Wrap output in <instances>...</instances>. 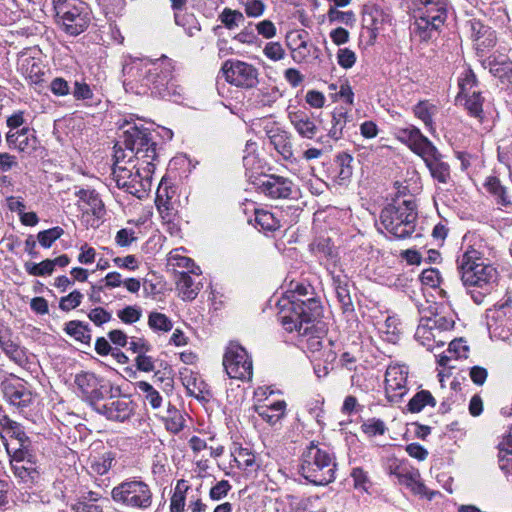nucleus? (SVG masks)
<instances>
[{
	"mask_svg": "<svg viewBox=\"0 0 512 512\" xmlns=\"http://www.w3.org/2000/svg\"><path fill=\"white\" fill-rule=\"evenodd\" d=\"M173 61L167 56L158 59L130 57L123 65L124 86L136 94L149 91L161 94L172 79Z\"/></svg>",
	"mask_w": 512,
	"mask_h": 512,
	"instance_id": "obj_1",
	"label": "nucleus"
},
{
	"mask_svg": "<svg viewBox=\"0 0 512 512\" xmlns=\"http://www.w3.org/2000/svg\"><path fill=\"white\" fill-rule=\"evenodd\" d=\"M308 295L309 287L299 284L279 301L278 320L286 331L297 332L299 336L310 335L322 306L319 300Z\"/></svg>",
	"mask_w": 512,
	"mask_h": 512,
	"instance_id": "obj_2",
	"label": "nucleus"
},
{
	"mask_svg": "<svg viewBox=\"0 0 512 512\" xmlns=\"http://www.w3.org/2000/svg\"><path fill=\"white\" fill-rule=\"evenodd\" d=\"M457 269L463 285L473 302L478 305L482 304L485 297L497 286V269L485 264L481 252L471 246L458 256Z\"/></svg>",
	"mask_w": 512,
	"mask_h": 512,
	"instance_id": "obj_3",
	"label": "nucleus"
},
{
	"mask_svg": "<svg viewBox=\"0 0 512 512\" xmlns=\"http://www.w3.org/2000/svg\"><path fill=\"white\" fill-rule=\"evenodd\" d=\"M128 155L119 147L114 152L113 179L119 188L137 198H142L151 189L155 165L142 162H128Z\"/></svg>",
	"mask_w": 512,
	"mask_h": 512,
	"instance_id": "obj_4",
	"label": "nucleus"
},
{
	"mask_svg": "<svg viewBox=\"0 0 512 512\" xmlns=\"http://www.w3.org/2000/svg\"><path fill=\"white\" fill-rule=\"evenodd\" d=\"M334 455L313 442L303 451L299 471L314 485H327L334 481L336 471Z\"/></svg>",
	"mask_w": 512,
	"mask_h": 512,
	"instance_id": "obj_5",
	"label": "nucleus"
},
{
	"mask_svg": "<svg viewBox=\"0 0 512 512\" xmlns=\"http://www.w3.org/2000/svg\"><path fill=\"white\" fill-rule=\"evenodd\" d=\"M111 499L124 509L146 511L152 507L153 492L140 477H133L114 486L111 490Z\"/></svg>",
	"mask_w": 512,
	"mask_h": 512,
	"instance_id": "obj_6",
	"label": "nucleus"
},
{
	"mask_svg": "<svg viewBox=\"0 0 512 512\" xmlns=\"http://www.w3.org/2000/svg\"><path fill=\"white\" fill-rule=\"evenodd\" d=\"M416 219L415 205L406 200L398 205H388L380 214L382 227L397 239H405L415 231Z\"/></svg>",
	"mask_w": 512,
	"mask_h": 512,
	"instance_id": "obj_7",
	"label": "nucleus"
},
{
	"mask_svg": "<svg viewBox=\"0 0 512 512\" xmlns=\"http://www.w3.org/2000/svg\"><path fill=\"white\" fill-rule=\"evenodd\" d=\"M57 23L68 35L84 32L91 21V10L81 0H53Z\"/></svg>",
	"mask_w": 512,
	"mask_h": 512,
	"instance_id": "obj_8",
	"label": "nucleus"
},
{
	"mask_svg": "<svg viewBox=\"0 0 512 512\" xmlns=\"http://www.w3.org/2000/svg\"><path fill=\"white\" fill-rule=\"evenodd\" d=\"M123 145L115 146L121 148L128 156V162H142L154 164L156 159V143L152 140L151 133L147 128L137 125L129 126L123 134Z\"/></svg>",
	"mask_w": 512,
	"mask_h": 512,
	"instance_id": "obj_9",
	"label": "nucleus"
},
{
	"mask_svg": "<svg viewBox=\"0 0 512 512\" xmlns=\"http://www.w3.org/2000/svg\"><path fill=\"white\" fill-rule=\"evenodd\" d=\"M458 86L456 103L463 106L470 116L482 120L484 97L479 90L476 75L471 69H467L461 74Z\"/></svg>",
	"mask_w": 512,
	"mask_h": 512,
	"instance_id": "obj_10",
	"label": "nucleus"
},
{
	"mask_svg": "<svg viewBox=\"0 0 512 512\" xmlns=\"http://www.w3.org/2000/svg\"><path fill=\"white\" fill-rule=\"evenodd\" d=\"M223 367L231 379L250 380L253 375V363L244 347L230 342L223 356Z\"/></svg>",
	"mask_w": 512,
	"mask_h": 512,
	"instance_id": "obj_11",
	"label": "nucleus"
},
{
	"mask_svg": "<svg viewBox=\"0 0 512 512\" xmlns=\"http://www.w3.org/2000/svg\"><path fill=\"white\" fill-rule=\"evenodd\" d=\"M74 383L82 394L83 398L94 409L96 405L104 400L108 395H112L113 391L120 393L119 387H114L109 381L98 378L90 372H82L75 376Z\"/></svg>",
	"mask_w": 512,
	"mask_h": 512,
	"instance_id": "obj_12",
	"label": "nucleus"
},
{
	"mask_svg": "<svg viewBox=\"0 0 512 512\" xmlns=\"http://www.w3.org/2000/svg\"><path fill=\"white\" fill-rule=\"evenodd\" d=\"M222 71L226 81L236 87L247 89L256 86L258 83V70L250 63L240 60H227L222 66Z\"/></svg>",
	"mask_w": 512,
	"mask_h": 512,
	"instance_id": "obj_13",
	"label": "nucleus"
},
{
	"mask_svg": "<svg viewBox=\"0 0 512 512\" xmlns=\"http://www.w3.org/2000/svg\"><path fill=\"white\" fill-rule=\"evenodd\" d=\"M116 391L108 395L106 402L100 401L94 410L106 417V419L116 422H125L130 419L135 412V404L128 396H117Z\"/></svg>",
	"mask_w": 512,
	"mask_h": 512,
	"instance_id": "obj_14",
	"label": "nucleus"
},
{
	"mask_svg": "<svg viewBox=\"0 0 512 512\" xmlns=\"http://www.w3.org/2000/svg\"><path fill=\"white\" fill-rule=\"evenodd\" d=\"M257 185L259 192L271 199H293L299 194L292 180L278 175H265Z\"/></svg>",
	"mask_w": 512,
	"mask_h": 512,
	"instance_id": "obj_15",
	"label": "nucleus"
},
{
	"mask_svg": "<svg viewBox=\"0 0 512 512\" xmlns=\"http://www.w3.org/2000/svg\"><path fill=\"white\" fill-rule=\"evenodd\" d=\"M512 298L506 296L500 302L495 304L493 309H490L487 315L488 328L494 335L505 339L509 336L512 329Z\"/></svg>",
	"mask_w": 512,
	"mask_h": 512,
	"instance_id": "obj_16",
	"label": "nucleus"
},
{
	"mask_svg": "<svg viewBox=\"0 0 512 512\" xmlns=\"http://www.w3.org/2000/svg\"><path fill=\"white\" fill-rule=\"evenodd\" d=\"M408 368L404 365L391 364L385 373V393L392 403L399 402L407 393Z\"/></svg>",
	"mask_w": 512,
	"mask_h": 512,
	"instance_id": "obj_17",
	"label": "nucleus"
},
{
	"mask_svg": "<svg viewBox=\"0 0 512 512\" xmlns=\"http://www.w3.org/2000/svg\"><path fill=\"white\" fill-rule=\"evenodd\" d=\"M163 192H166V188L162 189L159 187L155 200L157 211L165 230L171 236L177 237L181 232V218L174 203L171 202L170 197L167 193L164 195Z\"/></svg>",
	"mask_w": 512,
	"mask_h": 512,
	"instance_id": "obj_18",
	"label": "nucleus"
},
{
	"mask_svg": "<svg viewBox=\"0 0 512 512\" xmlns=\"http://www.w3.org/2000/svg\"><path fill=\"white\" fill-rule=\"evenodd\" d=\"M5 399L16 408L23 411L34 401V394L27 383L15 378L3 382Z\"/></svg>",
	"mask_w": 512,
	"mask_h": 512,
	"instance_id": "obj_19",
	"label": "nucleus"
},
{
	"mask_svg": "<svg viewBox=\"0 0 512 512\" xmlns=\"http://www.w3.org/2000/svg\"><path fill=\"white\" fill-rule=\"evenodd\" d=\"M0 348L18 366L25 367L28 364L26 349L14 340L11 329L3 325L0 327Z\"/></svg>",
	"mask_w": 512,
	"mask_h": 512,
	"instance_id": "obj_20",
	"label": "nucleus"
},
{
	"mask_svg": "<svg viewBox=\"0 0 512 512\" xmlns=\"http://www.w3.org/2000/svg\"><path fill=\"white\" fill-rule=\"evenodd\" d=\"M397 138L401 142L407 144L409 148L420 157L427 154V152L431 151L432 147L435 146L422 134L419 128L413 125L399 129L397 132Z\"/></svg>",
	"mask_w": 512,
	"mask_h": 512,
	"instance_id": "obj_21",
	"label": "nucleus"
},
{
	"mask_svg": "<svg viewBox=\"0 0 512 512\" xmlns=\"http://www.w3.org/2000/svg\"><path fill=\"white\" fill-rule=\"evenodd\" d=\"M288 118L299 136L310 140L316 137L319 128L312 113L304 109H294L288 112Z\"/></svg>",
	"mask_w": 512,
	"mask_h": 512,
	"instance_id": "obj_22",
	"label": "nucleus"
},
{
	"mask_svg": "<svg viewBox=\"0 0 512 512\" xmlns=\"http://www.w3.org/2000/svg\"><path fill=\"white\" fill-rule=\"evenodd\" d=\"M421 158L425 162L434 180L441 184H447L449 182L451 178L450 166L442 160V155L436 146H433L432 150L422 155Z\"/></svg>",
	"mask_w": 512,
	"mask_h": 512,
	"instance_id": "obj_23",
	"label": "nucleus"
},
{
	"mask_svg": "<svg viewBox=\"0 0 512 512\" xmlns=\"http://www.w3.org/2000/svg\"><path fill=\"white\" fill-rule=\"evenodd\" d=\"M397 480L399 484L407 487L415 495L426 497L429 500H432L438 494L436 491H429L421 482L418 469L410 467L408 470H400L397 474Z\"/></svg>",
	"mask_w": 512,
	"mask_h": 512,
	"instance_id": "obj_24",
	"label": "nucleus"
},
{
	"mask_svg": "<svg viewBox=\"0 0 512 512\" xmlns=\"http://www.w3.org/2000/svg\"><path fill=\"white\" fill-rule=\"evenodd\" d=\"M416 13L425 15L436 22V25H443L447 18L448 0H416Z\"/></svg>",
	"mask_w": 512,
	"mask_h": 512,
	"instance_id": "obj_25",
	"label": "nucleus"
},
{
	"mask_svg": "<svg viewBox=\"0 0 512 512\" xmlns=\"http://www.w3.org/2000/svg\"><path fill=\"white\" fill-rule=\"evenodd\" d=\"M181 381L190 396L205 400L210 396L207 384L197 374L185 369L181 372Z\"/></svg>",
	"mask_w": 512,
	"mask_h": 512,
	"instance_id": "obj_26",
	"label": "nucleus"
},
{
	"mask_svg": "<svg viewBox=\"0 0 512 512\" xmlns=\"http://www.w3.org/2000/svg\"><path fill=\"white\" fill-rule=\"evenodd\" d=\"M471 38L479 49L493 47L496 44L495 31L478 20L470 22Z\"/></svg>",
	"mask_w": 512,
	"mask_h": 512,
	"instance_id": "obj_27",
	"label": "nucleus"
},
{
	"mask_svg": "<svg viewBox=\"0 0 512 512\" xmlns=\"http://www.w3.org/2000/svg\"><path fill=\"white\" fill-rule=\"evenodd\" d=\"M438 333L434 330L431 322L421 321L415 332V339L428 351H433L435 347L442 346L444 342L437 340Z\"/></svg>",
	"mask_w": 512,
	"mask_h": 512,
	"instance_id": "obj_28",
	"label": "nucleus"
},
{
	"mask_svg": "<svg viewBox=\"0 0 512 512\" xmlns=\"http://www.w3.org/2000/svg\"><path fill=\"white\" fill-rule=\"evenodd\" d=\"M413 113L416 118L421 120L427 130L433 134L436 131L434 117L438 113V107L428 100L419 101L413 107Z\"/></svg>",
	"mask_w": 512,
	"mask_h": 512,
	"instance_id": "obj_29",
	"label": "nucleus"
},
{
	"mask_svg": "<svg viewBox=\"0 0 512 512\" xmlns=\"http://www.w3.org/2000/svg\"><path fill=\"white\" fill-rule=\"evenodd\" d=\"M192 273L179 272L176 280L177 289L184 300H193L198 295L201 285L191 276Z\"/></svg>",
	"mask_w": 512,
	"mask_h": 512,
	"instance_id": "obj_30",
	"label": "nucleus"
},
{
	"mask_svg": "<svg viewBox=\"0 0 512 512\" xmlns=\"http://www.w3.org/2000/svg\"><path fill=\"white\" fill-rule=\"evenodd\" d=\"M20 70L30 84L39 85L42 83L45 71L39 60L31 57L23 59Z\"/></svg>",
	"mask_w": 512,
	"mask_h": 512,
	"instance_id": "obj_31",
	"label": "nucleus"
},
{
	"mask_svg": "<svg viewBox=\"0 0 512 512\" xmlns=\"http://www.w3.org/2000/svg\"><path fill=\"white\" fill-rule=\"evenodd\" d=\"M0 435L2 439H5L6 436H8L16 439L18 443H30L21 424L13 421L8 416H2L0 418Z\"/></svg>",
	"mask_w": 512,
	"mask_h": 512,
	"instance_id": "obj_32",
	"label": "nucleus"
},
{
	"mask_svg": "<svg viewBox=\"0 0 512 512\" xmlns=\"http://www.w3.org/2000/svg\"><path fill=\"white\" fill-rule=\"evenodd\" d=\"M484 187L496 200L497 204L502 207H509L512 201L508 195L507 187L502 185L501 181L495 176L486 178Z\"/></svg>",
	"mask_w": 512,
	"mask_h": 512,
	"instance_id": "obj_33",
	"label": "nucleus"
},
{
	"mask_svg": "<svg viewBox=\"0 0 512 512\" xmlns=\"http://www.w3.org/2000/svg\"><path fill=\"white\" fill-rule=\"evenodd\" d=\"M442 25H436V22L425 15H415V21L411 27L412 33L420 40H428L433 32L437 31Z\"/></svg>",
	"mask_w": 512,
	"mask_h": 512,
	"instance_id": "obj_34",
	"label": "nucleus"
},
{
	"mask_svg": "<svg viewBox=\"0 0 512 512\" xmlns=\"http://www.w3.org/2000/svg\"><path fill=\"white\" fill-rule=\"evenodd\" d=\"M336 296L344 311L353 310V302L349 290V280L346 275H333Z\"/></svg>",
	"mask_w": 512,
	"mask_h": 512,
	"instance_id": "obj_35",
	"label": "nucleus"
},
{
	"mask_svg": "<svg viewBox=\"0 0 512 512\" xmlns=\"http://www.w3.org/2000/svg\"><path fill=\"white\" fill-rule=\"evenodd\" d=\"M13 475L22 483L32 484L39 476L37 465L34 460L29 462H23L19 464H13L11 466Z\"/></svg>",
	"mask_w": 512,
	"mask_h": 512,
	"instance_id": "obj_36",
	"label": "nucleus"
},
{
	"mask_svg": "<svg viewBox=\"0 0 512 512\" xmlns=\"http://www.w3.org/2000/svg\"><path fill=\"white\" fill-rule=\"evenodd\" d=\"M286 403L285 401H276L271 405L259 406L256 411L258 415L270 425H274L280 421L285 415Z\"/></svg>",
	"mask_w": 512,
	"mask_h": 512,
	"instance_id": "obj_37",
	"label": "nucleus"
},
{
	"mask_svg": "<svg viewBox=\"0 0 512 512\" xmlns=\"http://www.w3.org/2000/svg\"><path fill=\"white\" fill-rule=\"evenodd\" d=\"M168 265L174 268L186 269L183 272L192 273L197 277L201 274L200 268L195 265L191 258L183 255L180 249L170 251L168 254Z\"/></svg>",
	"mask_w": 512,
	"mask_h": 512,
	"instance_id": "obj_38",
	"label": "nucleus"
},
{
	"mask_svg": "<svg viewBox=\"0 0 512 512\" xmlns=\"http://www.w3.org/2000/svg\"><path fill=\"white\" fill-rule=\"evenodd\" d=\"M80 201L88 206L87 212L90 211L94 216L101 217L104 213V204L95 190L81 189L76 194Z\"/></svg>",
	"mask_w": 512,
	"mask_h": 512,
	"instance_id": "obj_39",
	"label": "nucleus"
},
{
	"mask_svg": "<svg viewBox=\"0 0 512 512\" xmlns=\"http://www.w3.org/2000/svg\"><path fill=\"white\" fill-rule=\"evenodd\" d=\"M254 102L258 107H271L281 93L276 86H263L253 93Z\"/></svg>",
	"mask_w": 512,
	"mask_h": 512,
	"instance_id": "obj_40",
	"label": "nucleus"
},
{
	"mask_svg": "<svg viewBox=\"0 0 512 512\" xmlns=\"http://www.w3.org/2000/svg\"><path fill=\"white\" fill-rule=\"evenodd\" d=\"M190 486L188 481L180 479L177 481L170 500V512H184L186 494L189 491Z\"/></svg>",
	"mask_w": 512,
	"mask_h": 512,
	"instance_id": "obj_41",
	"label": "nucleus"
},
{
	"mask_svg": "<svg viewBox=\"0 0 512 512\" xmlns=\"http://www.w3.org/2000/svg\"><path fill=\"white\" fill-rule=\"evenodd\" d=\"M436 400L428 390L417 392L408 402V410L412 413H419L426 406L434 407Z\"/></svg>",
	"mask_w": 512,
	"mask_h": 512,
	"instance_id": "obj_42",
	"label": "nucleus"
},
{
	"mask_svg": "<svg viewBox=\"0 0 512 512\" xmlns=\"http://www.w3.org/2000/svg\"><path fill=\"white\" fill-rule=\"evenodd\" d=\"M29 444L30 443H19V447L11 448L9 443H4L6 452L9 456L10 466L33 460V455L28 449Z\"/></svg>",
	"mask_w": 512,
	"mask_h": 512,
	"instance_id": "obj_43",
	"label": "nucleus"
},
{
	"mask_svg": "<svg viewBox=\"0 0 512 512\" xmlns=\"http://www.w3.org/2000/svg\"><path fill=\"white\" fill-rule=\"evenodd\" d=\"M293 43L295 46H291L292 58L297 63L306 61L311 55V50H316V47L304 40L301 34L297 35V39H293Z\"/></svg>",
	"mask_w": 512,
	"mask_h": 512,
	"instance_id": "obj_44",
	"label": "nucleus"
},
{
	"mask_svg": "<svg viewBox=\"0 0 512 512\" xmlns=\"http://www.w3.org/2000/svg\"><path fill=\"white\" fill-rule=\"evenodd\" d=\"M353 157L348 153H340L336 156L335 163L338 167L337 178L340 183L348 181L353 173Z\"/></svg>",
	"mask_w": 512,
	"mask_h": 512,
	"instance_id": "obj_45",
	"label": "nucleus"
},
{
	"mask_svg": "<svg viewBox=\"0 0 512 512\" xmlns=\"http://www.w3.org/2000/svg\"><path fill=\"white\" fill-rule=\"evenodd\" d=\"M218 19L228 30L238 28L245 21V17L242 12L231 8H224Z\"/></svg>",
	"mask_w": 512,
	"mask_h": 512,
	"instance_id": "obj_46",
	"label": "nucleus"
},
{
	"mask_svg": "<svg viewBox=\"0 0 512 512\" xmlns=\"http://www.w3.org/2000/svg\"><path fill=\"white\" fill-rule=\"evenodd\" d=\"M65 332L82 343H89L91 339L90 329L88 325L80 321H69L65 325Z\"/></svg>",
	"mask_w": 512,
	"mask_h": 512,
	"instance_id": "obj_47",
	"label": "nucleus"
},
{
	"mask_svg": "<svg viewBox=\"0 0 512 512\" xmlns=\"http://www.w3.org/2000/svg\"><path fill=\"white\" fill-rule=\"evenodd\" d=\"M136 388L144 394L145 401L148 402L153 409L161 407L163 398L150 383L139 381L136 383Z\"/></svg>",
	"mask_w": 512,
	"mask_h": 512,
	"instance_id": "obj_48",
	"label": "nucleus"
},
{
	"mask_svg": "<svg viewBox=\"0 0 512 512\" xmlns=\"http://www.w3.org/2000/svg\"><path fill=\"white\" fill-rule=\"evenodd\" d=\"M255 223L264 231H275L280 228V222L274 214L263 209L255 210Z\"/></svg>",
	"mask_w": 512,
	"mask_h": 512,
	"instance_id": "obj_49",
	"label": "nucleus"
},
{
	"mask_svg": "<svg viewBox=\"0 0 512 512\" xmlns=\"http://www.w3.org/2000/svg\"><path fill=\"white\" fill-rule=\"evenodd\" d=\"M114 457L112 453H104L90 460V472L97 475L106 474L112 467Z\"/></svg>",
	"mask_w": 512,
	"mask_h": 512,
	"instance_id": "obj_50",
	"label": "nucleus"
},
{
	"mask_svg": "<svg viewBox=\"0 0 512 512\" xmlns=\"http://www.w3.org/2000/svg\"><path fill=\"white\" fill-rule=\"evenodd\" d=\"M327 18L330 23H342L349 27H353L356 23V16L353 11H340L336 7L329 8Z\"/></svg>",
	"mask_w": 512,
	"mask_h": 512,
	"instance_id": "obj_51",
	"label": "nucleus"
},
{
	"mask_svg": "<svg viewBox=\"0 0 512 512\" xmlns=\"http://www.w3.org/2000/svg\"><path fill=\"white\" fill-rule=\"evenodd\" d=\"M347 112L343 110H336L332 114V127L329 130V137L338 140L343 135V130L347 124Z\"/></svg>",
	"mask_w": 512,
	"mask_h": 512,
	"instance_id": "obj_52",
	"label": "nucleus"
},
{
	"mask_svg": "<svg viewBox=\"0 0 512 512\" xmlns=\"http://www.w3.org/2000/svg\"><path fill=\"white\" fill-rule=\"evenodd\" d=\"M37 144L38 141L34 135V131H31L28 127L22 128L16 149L20 152L31 153L36 150Z\"/></svg>",
	"mask_w": 512,
	"mask_h": 512,
	"instance_id": "obj_53",
	"label": "nucleus"
},
{
	"mask_svg": "<svg viewBox=\"0 0 512 512\" xmlns=\"http://www.w3.org/2000/svg\"><path fill=\"white\" fill-rule=\"evenodd\" d=\"M490 72L503 83H512V61H495L490 64Z\"/></svg>",
	"mask_w": 512,
	"mask_h": 512,
	"instance_id": "obj_54",
	"label": "nucleus"
},
{
	"mask_svg": "<svg viewBox=\"0 0 512 512\" xmlns=\"http://www.w3.org/2000/svg\"><path fill=\"white\" fill-rule=\"evenodd\" d=\"M148 325L155 331L168 332L173 328L172 321L163 313L151 312L148 316Z\"/></svg>",
	"mask_w": 512,
	"mask_h": 512,
	"instance_id": "obj_55",
	"label": "nucleus"
},
{
	"mask_svg": "<svg viewBox=\"0 0 512 512\" xmlns=\"http://www.w3.org/2000/svg\"><path fill=\"white\" fill-rule=\"evenodd\" d=\"M24 269L32 276L51 275L54 271L51 259H46L39 264L30 261L25 262Z\"/></svg>",
	"mask_w": 512,
	"mask_h": 512,
	"instance_id": "obj_56",
	"label": "nucleus"
},
{
	"mask_svg": "<svg viewBox=\"0 0 512 512\" xmlns=\"http://www.w3.org/2000/svg\"><path fill=\"white\" fill-rule=\"evenodd\" d=\"M64 234V230L59 227H53L47 230L40 231L37 234V240L43 248H50L53 243Z\"/></svg>",
	"mask_w": 512,
	"mask_h": 512,
	"instance_id": "obj_57",
	"label": "nucleus"
},
{
	"mask_svg": "<svg viewBox=\"0 0 512 512\" xmlns=\"http://www.w3.org/2000/svg\"><path fill=\"white\" fill-rule=\"evenodd\" d=\"M399 320L395 317H387L380 331L386 335L388 342L396 343L399 340Z\"/></svg>",
	"mask_w": 512,
	"mask_h": 512,
	"instance_id": "obj_58",
	"label": "nucleus"
},
{
	"mask_svg": "<svg viewBox=\"0 0 512 512\" xmlns=\"http://www.w3.org/2000/svg\"><path fill=\"white\" fill-rule=\"evenodd\" d=\"M82 298L83 294L78 290H74L67 296H64L60 299L59 308L62 311H70L75 309L81 304Z\"/></svg>",
	"mask_w": 512,
	"mask_h": 512,
	"instance_id": "obj_59",
	"label": "nucleus"
},
{
	"mask_svg": "<svg viewBox=\"0 0 512 512\" xmlns=\"http://www.w3.org/2000/svg\"><path fill=\"white\" fill-rule=\"evenodd\" d=\"M117 316L122 322L132 324L140 320L142 311L137 306H126L118 311Z\"/></svg>",
	"mask_w": 512,
	"mask_h": 512,
	"instance_id": "obj_60",
	"label": "nucleus"
},
{
	"mask_svg": "<svg viewBox=\"0 0 512 512\" xmlns=\"http://www.w3.org/2000/svg\"><path fill=\"white\" fill-rule=\"evenodd\" d=\"M256 147L255 142L247 141L243 156V165L247 170L255 169L258 164V158L255 155Z\"/></svg>",
	"mask_w": 512,
	"mask_h": 512,
	"instance_id": "obj_61",
	"label": "nucleus"
},
{
	"mask_svg": "<svg viewBox=\"0 0 512 512\" xmlns=\"http://www.w3.org/2000/svg\"><path fill=\"white\" fill-rule=\"evenodd\" d=\"M243 6L245 14L253 18L262 16L266 8L262 0H245Z\"/></svg>",
	"mask_w": 512,
	"mask_h": 512,
	"instance_id": "obj_62",
	"label": "nucleus"
},
{
	"mask_svg": "<svg viewBox=\"0 0 512 512\" xmlns=\"http://www.w3.org/2000/svg\"><path fill=\"white\" fill-rule=\"evenodd\" d=\"M75 100H91L94 96L91 87L84 81H75L72 91Z\"/></svg>",
	"mask_w": 512,
	"mask_h": 512,
	"instance_id": "obj_63",
	"label": "nucleus"
},
{
	"mask_svg": "<svg viewBox=\"0 0 512 512\" xmlns=\"http://www.w3.org/2000/svg\"><path fill=\"white\" fill-rule=\"evenodd\" d=\"M263 53L272 61H280L285 57V50L279 42H268L263 49Z\"/></svg>",
	"mask_w": 512,
	"mask_h": 512,
	"instance_id": "obj_64",
	"label": "nucleus"
}]
</instances>
